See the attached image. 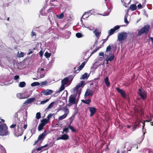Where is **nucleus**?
<instances>
[{
  "label": "nucleus",
  "instance_id": "a211bd4d",
  "mask_svg": "<svg viewBox=\"0 0 153 153\" xmlns=\"http://www.w3.org/2000/svg\"><path fill=\"white\" fill-rule=\"evenodd\" d=\"M68 80L69 79L68 77L65 78L62 80V84L64 85H66L68 81Z\"/></svg>",
  "mask_w": 153,
  "mask_h": 153
},
{
  "label": "nucleus",
  "instance_id": "58836bf2",
  "mask_svg": "<svg viewBox=\"0 0 153 153\" xmlns=\"http://www.w3.org/2000/svg\"><path fill=\"white\" fill-rule=\"evenodd\" d=\"M41 117V114L40 112H38L36 114V117L37 119H39Z\"/></svg>",
  "mask_w": 153,
  "mask_h": 153
},
{
  "label": "nucleus",
  "instance_id": "052dcab7",
  "mask_svg": "<svg viewBox=\"0 0 153 153\" xmlns=\"http://www.w3.org/2000/svg\"><path fill=\"white\" fill-rule=\"evenodd\" d=\"M56 140H62V136L60 137H58L57 138Z\"/></svg>",
  "mask_w": 153,
  "mask_h": 153
},
{
  "label": "nucleus",
  "instance_id": "4468645a",
  "mask_svg": "<svg viewBox=\"0 0 153 153\" xmlns=\"http://www.w3.org/2000/svg\"><path fill=\"white\" fill-rule=\"evenodd\" d=\"M53 93V91L48 89L43 90L42 92L43 94L45 95H48L51 94Z\"/></svg>",
  "mask_w": 153,
  "mask_h": 153
},
{
  "label": "nucleus",
  "instance_id": "2eb2a0df",
  "mask_svg": "<svg viewBox=\"0 0 153 153\" xmlns=\"http://www.w3.org/2000/svg\"><path fill=\"white\" fill-rule=\"evenodd\" d=\"M93 95V92L89 89L86 90L84 95L85 97H86L88 96H92Z\"/></svg>",
  "mask_w": 153,
  "mask_h": 153
},
{
  "label": "nucleus",
  "instance_id": "473e14b6",
  "mask_svg": "<svg viewBox=\"0 0 153 153\" xmlns=\"http://www.w3.org/2000/svg\"><path fill=\"white\" fill-rule=\"evenodd\" d=\"M76 36L78 38H80L82 37L83 35L81 33L78 32L76 34Z\"/></svg>",
  "mask_w": 153,
  "mask_h": 153
},
{
  "label": "nucleus",
  "instance_id": "37998d69",
  "mask_svg": "<svg viewBox=\"0 0 153 153\" xmlns=\"http://www.w3.org/2000/svg\"><path fill=\"white\" fill-rule=\"evenodd\" d=\"M18 56L19 57H22L24 56V53L22 52H21L20 53L18 52Z\"/></svg>",
  "mask_w": 153,
  "mask_h": 153
},
{
  "label": "nucleus",
  "instance_id": "0e129e2a",
  "mask_svg": "<svg viewBox=\"0 0 153 153\" xmlns=\"http://www.w3.org/2000/svg\"><path fill=\"white\" fill-rule=\"evenodd\" d=\"M110 36L109 35H108V36H107V37L105 39V40H106V41L107 40H108V37H109V36Z\"/></svg>",
  "mask_w": 153,
  "mask_h": 153
},
{
  "label": "nucleus",
  "instance_id": "393cba45",
  "mask_svg": "<svg viewBox=\"0 0 153 153\" xmlns=\"http://www.w3.org/2000/svg\"><path fill=\"white\" fill-rule=\"evenodd\" d=\"M26 85V83L24 82H20L19 84V86L21 88H23Z\"/></svg>",
  "mask_w": 153,
  "mask_h": 153
},
{
  "label": "nucleus",
  "instance_id": "6e6552de",
  "mask_svg": "<svg viewBox=\"0 0 153 153\" xmlns=\"http://www.w3.org/2000/svg\"><path fill=\"white\" fill-rule=\"evenodd\" d=\"M17 130H15L14 131V134L16 136L18 137L21 136L23 133L24 130L21 128H19V126H17Z\"/></svg>",
  "mask_w": 153,
  "mask_h": 153
},
{
  "label": "nucleus",
  "instance_id": "69168bd1",
  "mask_svg": "<svg viewBox=\"0 0 153 153\" xmlns=\"http://www.w3.org/2000/svg\"><path fill=\"white\" fill-rule=\"evenodd\" d=\"M110 36L109 35H108V36H107V37L105 39V40H106V41L107 40H108V37H109V36Z\"/></svg>",
  "mask_w": 153,
  "mask_h": 153
},
{
  "label": "nucleus",
  "instance_id": "680f3d73",
  "mask_svg": "<svg viewBox=\"0 0 153 153\" xmlns=\"http://www.w3.org/2000/svg\"><path fill=\"white\" fill-rule=\"evenodd\" d=\"M102 41L103 42H102V44L103 45L105 43V42H106V40H105V39H102Z\"/></svg>",
  "mask_w": 153,
  "mask_h": 153
},
{
  "label": "nucleus",
  "instance_id": "f03ea898",
  "mask_svg": "<svg viewBox=\"0 0 153 153\" xmlns=\"http://www.w3.org/2000/svg\"><path fill=\"white\" fill-rule=\"evenodd\" d=\"M150 26L148 24L145 25L140 30H138L137 35L140 36L143 34L147 35L149 31Z\"/></svg>",
  "mask_w": 153,
  "mask_h": 153
},
{
  "label": "nucleus",
  "instance_id": "774afa93",
  "mask_svg": "<svg viewBox=\"0 0 153 153\" xmlns=\"http://www.w3.org/2000/svg\"><path fill=\"white\" fill-rule=\"evenodd\" d=\"M33 51H30V52H29L28 53V54H30L31 53H32L33 52Z\"/></svg>",
  "mask_w": 153,
  "mask_h": 153
},
{
  "label": "nucleus",
  "instance_id": "aec40b11",
  "mask_svg": "<svg viewBox=\"0 0 153 153\" xmlns=\"http://www.w3.org/2000/svg\"><path fill=\"white\" fill-rule=\"evenodd\" d=\"M137 7L136 4H132L130 5L129 8L132 11H134L136 10L137 9Z\"/></svg>",
  "mask_w": 153,
  "mask_h": 153
},
{
  "label": "nucleus",
  "instance_id": "79ce46f5",
  "mask_svg": "<svg viewBox=\"0 0 153 153\" xmlns=\"http://www.w3.org/2000/svg\"><path fill=\"white\" fill-rule=\"evenodd\" d=\"M127 16L126 15H125V16H124V22L125 23H126L127 24H128L129 23V22L127 20Z\"/></svg>",
  "mask_w": 153,
  "mask_h": 153
},
{
  "label": "nucleus",
  "instance_id": "f257e3e1",
  "mask_svg": "<svg viewBox=\"0 0 153 153\" xmlns=\"http://www.w3.org/2000/svg\"><path fill=\"white\" fill-rule=\"evenodd\" d=\"M7 129L6 124L4 123H3L0 121V136H4L9 135L10 132Z\"/></svg>",
  "mask_w": 153,
  "mask_h": 153
},
{
  "label": "nucleus",
  "instance_id": "ddd939ff",
  "mask_svg": "<svg viewBox=\"0 0 153 153\" xmlns=\"http://www.w3.org/2000/svg\"><path fill=\"white\" fill-rule=\"evenodd\" d=\"M85 62H84L79 66V68L77 69V70H76V68H74V73H79V71L81 70L85 66Z\"/></svg>",
  "mask_w": 153,
  "mask_h": 153
},
{
  "label": "nucleus",
  "instance_id": "13d9d810",
  "mask_svg": "<svg viewBox=\"0 0 153 153\" xmlns=\"http://www.w3.org/2000/svg\"><path fill=\"white\" fill-rule=\"evenodd\" d=\"M149 39L152 42V44H153V38L152 37H150L149 38Z\"/></svg>",
  "mask_w": 153,
  "mask_h": 153
},
{
  "label": "nucleus",
  "instance_id": "6e6d98bb",
  "mask_svg": "<svg viewBox=\"0 0 153 153\" xmlns=\"http://www.w3.org/2000/svg\"><path fill=\"white\" fill-rule=\"evenodd\" d=\"M27 123H26V124H25V123H24V127H23V128H24V129H25L27 127Z\"/></svg>",
  "mask_w": 153,
  "mask_h": 153
},
{
  "label": "nucleus",
  "instance_id": "dca6fc26",
  "mask_svg": "<svg viewBox=\"0 0 153 153\" xmlns=\"http://www.w3.org/2000/svg\"><path fill=\"white\" fill-rule=\"evenodd\" d=\"M93 33L95 34V36L97 38V39H98L100 37V35L101 33V32H100L98 30L95 29L93 31Z\"/></svg>",
  "mask_w": 153,
  "mask_h": 153
},
{
  "label": "nucleus",
  "instance_id": "7c9ffc66",
  "mask_svg": "<svg viewBox=\"0 0 153 153\" xmlns=\"http://www.w3.org/2000/svg\"><path fill=\"white\" fill-rule=\"evenodd\" d=\"M114 56L113 55H111L108 58V60L110 61H112L114 59Z\"/></svg>",
  "mask_w": 153,
  "mask_h": 153
},
{
  "label": "nucleus",
  "instance_id": "de8ad7c7",
  "mask_svg": "<svg viewBox=\"0 0 153 153\" xmlns=\"http://www.w3.org/2000/svg\"><path fill=\"white\" fill-rule=\"evenodd\" d=\"M36 36V33L34 32L33 31H32L31 33V37H32L33 36Z\"/></svg>",
  "mask_w": 153,
  "mask_h": 153
},
{
  "label": "nucleus",
  "instance_id": "9b49d317",
  "mask_svg": "<svg viewBox=\"0 0 153 153\" xmlns=\"http://www.w3.org/2000/svg\"><path fill=\"white\" fill-rule=\"evenodd\" d=\"M90 112V116L92 117L97 111V109L95 107H88Z\"/></svg>",
  "mask_w": 153,
  "mask_h": 153
},
{
  "label": "nucleus",
  "instance_id": "4c0bfd02",
  "mask_svg": "<svg viewBox=\"0 0 153 153\" xmlns=\"http://www.w3.org/2000/svg\"><path fill=\"white\" fill-rule=\"evenodd\" d=\"M57 17L60 19H62L64 17V14L63 13H61L59 15L57 16Z\"/></svg>",
  "mask_w": 153,
  "mask_h": 153
},
{
  "label": "nucleus",
  "instance_id": "9d476101",
  "mask_svg": "<svg viewBox=\"0 0 153 153\" xmlns=\"http://www.w3.org/2000/svg\"><path fill=\"white\" fill-rule=\"evenodd\" d=\"M116 89L117 91L124 98H126V94L124 90L118 87L116 88Z\"/></svg>",
  "mask_w": 153,
  "mask_h": 153
},
{
  "label": "nucleus",
  "instance_id": "423d86ee",
  "mask_svg": "<svg viewBox=\"0 0 153 153\" xmlns=\"http://www.w3.org/2000/svg\"><path fill=\"white\" fill-rule=\"evenodd\" d=\"M84 81H81L80 83H78L76 87L74 88V91H76V94H78L79 95H80L81 91L79 90L78 89L80 87L84 86Z\"/></svg>",
  "mask_w": 153,
  "mask_h": 153
},
{
  "label": "nucleus",
  "instance_id": "bb28decb",
  "mask_svg": "<svg viewBox=\"0 0 153 153\" xmlns=\"http://www.w3.org/2000/svg\"><path fill=\"white\" fill-rule=\"evenodd\" d=\"M45 125L40 123L38 126V130L39 131L42 130L43 128Z\"/></svg>",
  "mask_w": 153,
  "mask_h": 153
},
{
  "label": "nucleus",
  "instance_id": "72a5a7b5",
  "mask_svg": "<svg viewBox=\"0 0 153 153\" xmlns=\"http://www.w3.org/2000/svg\"><path fill=\"white\" fill-rule=\"evenodd\" d=\"M51 53H48L47 52H46L45 53L44 55L46 58H48L51 56Z\"/></svg>",
  "mask_w": 153,
  "mask_h": 153
},
{
  "label": "nucleus",
  "instance_id": "3c124183",
  "mask_svg": "<svg viewBox=\"0 0 153 153\" xmlns=\"http://www.w3.org/2000/svg\"><path fill=\"white\" fill-rule=\"evenodd\" d=\"M53 114H49L47 116V119L49 120V119L51 118V117L53 115Z\"/></svg>",
  "mask_w": 153,
  "mask_h": 153
},
{
  "label": "nucleus",
  "instance_id": "e2e57ef3",
  "mask_svg": "<svg viewBox=\"0 0 153 153\" xmlns=\"http://www.w3.org/2000/svg\"><path fill=\"white\" fill-rule=\"evenodd\" d=\"M48 146V143L46 144L44 146H43L42 147H47V146Z\"/></svg>",
  "mask_w": 153,
  "mask_h": 153
},
{
  "label": "nucleus",
  "instance_id": "7ed1b4c3",
  "mask_svg": "<svg viewBox=\"0 0 153 153\" xmlns=\"http://www.w3.org/2000/svg\"><path fill=\"white\" fill-rule=\"evenodd\" d=\"M128 36V34L125 32L119 33L117 36L118 40L120 42L125 40Z\"/></svg>",
  "mask_w": 153,
  "mask_h": 153
},
{
  "label": "nucleus",
  "instance_id": "c9c22d12",
  "mask_svg": "<svg viewBox=\"0 0 153 153\" xmlns=\"http://www.w3.org/2000/svg\"><path fill=\"white\" fill-rule=\"evenodd\" d=\"M50 98H51V97L48 99H47L44 100L42 101H41V102H40V104H44L45 103H46L47 102H48L49 101V100L50 99Z\"/></svg>",
  "mask_w": 153,
  "mask_h": 153
},
{
  "label": "nucleus",
  "instance_id": "5fc2aeb1",
  "mask_svg": "<svg viewBox=\"0 0 153 153\" xmlns=\"http://www.w3.org/2000/svg\"><path fill=\"white\" fill-rule=\"evenodd\" d=\"M137 7L139 9H141L142 8V5L140 4H139L137 5Z\"/></svg>",
  "mask_w": 153,
  "mask_h": 153
},
{
  "label": "nucleus",
  "instance_id": "6ab92c4d",
  "mask_svg": "<svg viewBox=\"0 0 153 153\" xmlns=\"http://www.w3.org/2000/svg\"><path fill=\"white\" fill-rule=\"evenodd\" d=\"M104 81L106 86L108 87H109L110 86V83L108 81V77H106L104 79Z\"/></svg>",
  "mask_w": 153,
  "mask_h": 153
},
{
  "label": "nucleus",
  "instance_id": "412c9836",
  "mask_svg": "<svg viewBox=\"0 0 153 153\" xmlns=\"http://www.w3.org/2000/svg\"><path fill=\"white\" fill-rule=\"evenodd\" d=\"M81 101L83 102L85 104H86L88 105H89L90 104L91 100L90 99H88V100H82Z\"/></svg>",
  "mask_w": 153,
  "mask_h": 153
},
{
  "label": "nucleus",
  "instance_id": "c756f323",
  "mask_svg": "<svg viewBox=\"0 0 153 153\" xmlns=\"http://www.w3.org/2000/svg\"><path fill=\"white\" fill-rule=\"evenodd\" d=\"M40 85V83L38 82H34L32 83L31 85L32 87L35 86H36L39 85Z\"/></svg>",
  "mask_w": 153,
  "mask_h": 153
},
{
  "label": "nucleus",
  "instance_id": "603ef678",
  "mask_svg": "<svg viewBox=\"0 0 153 153\" xmlns=\"http://www.w3.org/2000/svg\"><path fill=\"white\" fill-rule=\"evenodd\" d=\"M14 77V79L15 80H17L19 79V76L18 75H16Z\"/></svg>",
  "mask_w": 153,
  "mask_h": 153
},
{
  "label": "nucleus",
  "instance_id": "b1692460",
  "mask_svg": "<svg viewBox=\"0 0 153 153\" xmlns=\"http://www.w3.org/2000/svg\"><path fill=\"white\" fill-rule=\"evenodd\" d=\"M48 121V120L46 119V118H45L42 120L41 121V123L44 125H45L46 124H47Z\"/></svg>",
  "mask_w": 153,
  "mask_h": 153
},
{
  "label": "nucleus",
  "instance_id": "09e8293b",
  "mask_svg": "<svg viewBox=\"0 0 153 153\" xmlns=\"http://www.w3.org/2000/svg\"><path fill=\"white\" fill-rule=\"evenodd\" d=\"M137 126L136 125H134L132 128V131H134L137 128Z\"/></svg>",
  "mask_w": 153,
  "mask_h": 153
},
{
  "label": "nucleus",
  "instance_id": "a18cd8bd",
  "mask_svg": "<svg viewBox=\"0 0 153 153\" xmlns=\"http://www.w3.org/2000/svg\"><path fill=\"white\" fill-rule=\"evenodd\" d=\"M48 82L46 81H45L43 82H41L40 84L41 85H46L47 84Z\"/></svg>",
  "mask_w": 153,
  "mask_h": 153
},
{
  "label": "nucleus",
  "instance_id": "0eeeda50",
  "mask_svg": "<svg viewBox=\"0 0 153 153\" xmlns=\"http://www.w3.org/2000/svg\"><path fill=\"white\" fill-rule=\"evenodd\" d=\"M117 49V45H113V44H111L107 47L105 52L107 53L109 52L112 49L114 52L116 51Z\"/></svg>",
  "mask_w": 153,
  "mask_h": 153
},
{
  "label": "nucleus",
  "instance_id": "39448f33",
  "mask_svg": "<svg viewBox=\"0 0 153 153\" xmlns=\"http://www.w3.org/2000/svg\"><path fill=\"white\" fill-rule=\"evenodd\" d=\"M49 133V131H44L42 134H40L37 140L36 141L35 143L33 145H35L37 143L39 140H43L45 138L46 136Z\"/></svg>",
  "mask_w": 153,
  "mask_h": 153
},
{
  "label": "nucleus",
  "instance_id": "49530a36",
  "mask_svg": "<svg viewBox=\"0 0 153 153\" xmlns=\"http://www.w3.org/2000/svg\"><path fill=\"white\" fill-rule=\"evenodd\" d=\"M64 111L65 112V113L66 114H67L69 112V109L67 108H64Z\"/></svg>",
  "mask_w": 153,
  "mask_h": 153
},
{
  "label": "nucleus",
  "instance_id": "bf43d9fd",
  "mask_svg": "<svg viewBox=\"0 0 153 153\" xmlns=\"http://www.w3.org/2000/svg\"><path fill=\"white\" fill-rule=\"evenodd\" d=\"M99 55H100V56H103V55H104L103 53V52H101V53H100Z\"/></svg>",
  "mask_w": 153,
  "mask_h": 153
},
{
  "label": "nucleus",
  "instance_id": "338daca9",
  "mask_svg": "<svg viewBox=\"0 0 153 153\" xmlns=\"http://www.w3.org/2000/svg\"><path fill=\"white\" fill-rule=\"evenodd\" d=\"M143 128H144V126H145V122H143Z\"/></svg>",
  "mask_w": 153,
  "mask_h": 153
},
{
  "label": "nucleus",
  "instance_id": "20e7f679",
  "mask_svg": "<svg viewBox=\"0 0 153 153\" xmlns=\"http://www.w3.org/2000/svg\"><path fill=\"white\" fill-rule=\"evenodd\" d=\"M137 94L143 100H144L147 97L146 93L145 91L141 87L138 89Z\"/></svg>",
  "mask_w": 153,
  "mask_h": 153
},
{
  "label": "nucleus",
  "instance_id": "ea45409f",
  "mask_svg": "<svg viewBox=\"0 0 153 153\" xmlns=\"http://www.w3.org/2000/svg\"><path fill=\"white\" fill-rule=\"evenodd\" d=\"M100 48V47H97L92 52H91V55L93 54L94 53H95L97 52V51Z\"/></svg>",
  "mask_w": 153,
  "mask_h": 153
},
{
  "label": "nucleus",
  "instance_id": "864d4df0",
  "mask_svg": "<svg viewBox=\"0 0 153 153\" xmlns=\"http://www.w3.org/2000/svg\"><path fill=\"white\" fill-rule=\"evenodd\" d=\"M43 54V52L42 50H41L39 52V54L41 57L42 56Z\"/></svg>",
  "mask_w": 153,
  "mask_h": 153
},
{
  "label": "nucleus",
  "instance_id": "5701e85b",
  "mask_svg": "<svg viewBox=\"0 0 153 153\" xmlns=\"http://www.w3.org/2000/svg\"><path fill=\"white\" fill-rule=\"evenodd\" d=\"M127 1H128L127 2H126L125 1H122V2L123 3V5L126 7H128V5L130 4V2H131V0H127Z\"/></svg>",
  "mask_w": 153,
  "mask_h": 153
},
{
  "label": "nucleus",
  "instance_id": "c03bdc74",
  "mask_svg": "<svg viewBox=\"0 0 153 153\" xmlns=\"http://www.w3.org/2000/svg\"><path fill=\"white\" fill-rule=\"evenodd\" d=\"M69 128H64L63 129V132L62 133H63V132H65L66 133H67L68 132H69V131H68Z\"/></svg>",
  "mask_w": 153,
  "mask_h": 153
},
{
  "label": "nucleus",
  "instance_id": "cd10ccee",
  "mask_svg": "<svg viewBox=\"0 0 153 153\" xmlns=\"http://www.w3.org/2000/svg\"><path fill=\"white\" fill-rule=\"evenodd\" d=\"M67 116V114H65L62 115L61 116H60L58 118V120H62L63 119L65 118Z\"/></svg>",
  "mask_w": 153,
  "mask_h": 153
},
{
  "label": "nucleus",
  "instance_id": "e433bc0d",
  "mask_svg": "<svg viewBox=\"0 0 153 153\" xmlns=\"http://www.w3.org/2000/svg\"><path fill=\"white\" fill-rule=\"evenodd\" d=\"M54 102H52L48 106L47 108H46V109H50L51 108V107L53 106V104H54Z\"/></svg>",
  "mask_w": 153,
  "mask_h": 153
},
{
  "label": "nucleus",
  "instance_id": "f704fd0d",
  "mask_svg": "<svg viewBox=\"0 0 153 153\" xmlns=\"http://www.w3.org/2000/svg\"><path fill=\"white\" fill-rule=\"evenodd\" d=\"M69 128L73 132H75L76 131V129H75L73 126L70 125L69 126Z\"/></svg>",
  "mask_w": 153,
  "mask_h": 153
},
{
  "label": "nucleus",
  "instance_id": "a878e982",
  "mask_svg": "<svg viewBox=\"0 0 153 153\" xmlns=\"http://www.w3.org/2000/svg\"><path fill=\"white\" fill-rule=\"evenodd\" d=\"M54 143V142L53 141L50 140L48 142V145L49 147H50L52 146Z\"/></svg>",
  "mask_w": 153,
  "mask_h": 153
},
{
  "label": "nucleus",
  "instance_id": "f3484780",
  "mask_svg": "<svg viewBox=\"0 0 153 153\" xmlns=\"http://www.w3.org/2000/svg\"><path fill=\"white\" fill-rule=\"evenodd\" d=\"M35 99L34 98H32L27 99L25 102L24 103H30L33 102L35 100Z\"/></svg>",
  "mask_w": 153,
  "mask_h": 153
},
{
  "label": "nucleus",
  "instance_id": "8fccbe9b",
  "mask_svg": "<svg viewBox=\"0 0 153 153\" xmlns=\"http://www.w3.org/2000/svg\"><path fill=\"white\" fill-rule=\"evenodd\" d=\"M16 124H15L12 125L10 126V128H14L16 127Z\"/></svg>",
  "mask_w": 153,
  "mask_h": 153
},
{
  "label": "nucleus",
  "instance_id": "f8f14e48",
  "mask_svg": "<svg viewBox=\"0 0 153 153\" xmlns=\"http://www.w3.org/2000/svg\"><path fill=\"white\" fill-rule=\"evenodd\" d=\"M119 26H116L114 27L113 28L111 29L108 31V35L109 36L113 34L114 32L117 30H118L120 28Z\"/></svg>",
  "mask_w": 153,
  "mask_h": 153
},
{
  "label": "nucleus",
  "instance_id": "a19ab883",
  "mask_svg": "<svg viewBox=\"0 0 153 153\" xmlns=\"http://www.w3.org/2000/svg\"><path fill=\"white\" fill-rule=\"evenodd\" d=\"M16 96L19 99H22L23 98L22 97V94L20 93L17 94Z\"/></svg>",
  "mask_w": 153,
  "mask_h": 153
},
{
  "label": "nucleus",
  "instance_id": "4d7b16f0",
  "mask_svg": "<svg viewBox=\"0 0 153 153\" xmlns=\"http://www.w3.org/2000/svg\"><path fill=\"white\" fill-rule=\"evenodd\" d=\"M42 147H40H40L38 148H37V149H37V151H40L41 150V149H42Z\"/></svg>",
  "mask_w": 153,
  "mask_h": 153
},
{
  "label": "nucleus",
  "instance_id": "1a4fd4ad",
  "mask_svg": "<svg viewBox=\"0 0 153 153\" xmlns=\"http://www.w3.org/2000/svg\"><path fill=\"white\" fill-rule=\"evenodd\" d=\"M68 102L71 105H74L76 103V97L71 95L69 97Z\"/></svg>",
  "mask_w": 153,
  "mask_h": 153
},
{
  "label": "nucleus",
  "instance_id": "2f4dec72",
  "mask_svg": "<svg viewBox=\"0 0 153 153\" xmlns=\"http://www.w3.org/2000/svg\"><path fill=\"white\" fill-rule=\"evenodd\" d=\"M65 85L62 84V85L60 87V89L59 90V91L57 92V93L60 92L63 90L65 89Z\"/></svg>",
  "mask_w": 153,
  "mask_h": 153
},
{
  "label": "nucleus",
  "instance_id": "4be33fe9",
  "mask_svg": "<svg viewBox=\"0 0 153 153\" xmlns=\"http://www.w3.org/2000/svg\"><path fill=\"white\" fill-rule=\"evenodd\" d=\"M62 140H68L69 138V136L67 134H64L62 136Z\"/></svg>",
  "mask_w": 153,
  "mask_h": 153
},
{
  "label": "nucleus",
  "instance_id": "c85d7f7f",
  "mask_svg": "<svg viewBox=\"0 0 153 153\" xmlns=\"http://www.w3.org/2000/svg\"><path fill=\"white\" fill-rule=\"evenodd\" d=\"M89 76V75L88 74L85 73L82 75V78L83 79H87L88 77Z\"/></svg>",
  "mask_w": 153,
  "mask_h": 153
}]
</instances>
